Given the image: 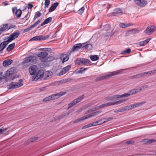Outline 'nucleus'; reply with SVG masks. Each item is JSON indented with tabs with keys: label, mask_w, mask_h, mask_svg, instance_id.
Returning <instances> with one entry per match:
<instances>
[{
	"label": "nucleus",
	"mask_w": 156,
	"mask_h": 156,
	"mask_svg": "<svg viewBox=\"0 0 156 156\" xmlns=\"http://www.w3.org/2000/svg\"><path fill=\"white\" fill-rule=\"evenodd\" d=\"M38 68L37 66L34 65L30 66L29 68V72L31 75H33L37 73Z\"/></svg>",
	"instance_id": "9d476101"
},
{
	"label": "nucleus",
	"mask_w": 156,
	"mask_h": 156,
	"mask_svg": "<svg viewBox=\"0 0 156 156\" xmlns=\"http://www.w3.org/2000/svg\"><path fill=\"white\" fill-rule=\"evenodd\" d=\"M52 101V100H51V98L50 95L44 98L43 100V101L46 102L48 101Z\"/></svg>",
	"instance_id": "49530a36"
},
{
	"label": "nucleus",
	"mask_w": 156,
	"mask_h": 156,
	"mask_svg": "<svg viewBox=\"0 0 156 156\" xmlns=\"http://www.w3.org/2000/svg\"><path fill=\"white\" fill-rule=\"evenodd\" d=\"M126 107H124L122 108H119L118 110H116L115 111H114V112H124L125 111H126Z\"/></svg>",
	"instance_id": "e433bc0d"
},
{
	"label": "nucleus",
	"mask_w": 156,
	"mask_h": 156,
	"mask_svg": "<svg viewBox=\"0 0 156 156\" xmlns=\"http://www.w3.org/2000/svg\"><path fill=\"white\" fill-rule=\"evenodd\" d=\"M126 54L129 53L131 51V49L130 48H128L125 50Z\"/></svg>",
	"instance_id": "69168bd1"
},
{
	"label": "nucleus",
	"mask_w": 156,
	"mask_h": 156,
	"mask_svg": "<svg viewBox=\"0 0 156 156\" xmlns=\"http://www.w3.org/2000/svg\"><path fill=\"white\" fill-rule=\"evenodd\" d=\"M110 27L108 25H106L103 26V28L105 30L107 31L109 29Z\"/></svg>",
	"instance_id": "603ef678"
},
{
	"label": "nucleus",
	"mask_w": 156,
	"mask_h": 156,
	"mask_svg": "<svg viewBox=\"0 0 156 156\" xmlns=\"http://www.w3.org/2000/svg\"><path fill=\"white\" fill-rule=\"evenodd\" d=\"M58 5V2H55L53 4L49 9V12H51L54 11Z\"/></svg>",
	"instance_id": "6ab92c4d"
},
{
	"label": "nucleus",
	"mask_w": 156,
	"mask_h": 156,
	"mask_svg": "<svg viewBox=\"0 0 156 156\" xmlns=\"http://www.w3.org/2000/svg\"><path fill=\"white\" fill-rule=\"evenodd\" d=\"M107 106H111L114 105V102H110L106 103Z\"/></svg>",
	"instance_id": "e2e57ef3"
},
{
	"label": "nucleus",
	"mask_w": 156,
	"mask_h": 156,
	"mask_svg": "<svg viewBox=\"0 0 156 156\" xmlns=\"http://www.w3.org/2000/svg\"><path fill=\"white\" fill-rule=\"evenodd\" d=\"M76 104V103L75 102V101L74 100L73 101L71 102L70 103H69L68 104V109H69V108H71L73 106Z\"/></svg>",
	"instance_id": "58836bf2"
},
{
	"label": "nucleus",
	"mask_w": 156,
	"mask_h": 156,
	"mask_svg": "<svg viewBox=\"0 0 156 156\" xmlns=\"http://www.w3.org/2000/svg\"><path fill=\"white\" fill-rule=\"evenodd\" d=\"M40 20H38L37 21L34 23L33 25H31V27L32 29L34 27H35L39 23H40Z\"/></svg>",
	"instance_id": "a18cd8bd"
},
{
	"label": "nucleus",
	"mask_w": 156,
	"mask_h": 156,
	"mask_svg": "<svg viewBox=\"0 0 156 156\" xmlns=\"http://www.w3.org/2000/svg\"><path fill=\"white\" fill-rule=\"evenodd\" d=\"M84 10V7H82L78 11V13L80 14H81L83 13Z\"/></svg>",
	"instance_id": "3c124183"
},
{
	"label": "nucleus",
	"mask_w": 156,
	"mask_h": 156,
	"mask_svg": "<svg viewBox=\"0 0 156 156\" xmlns=\"http://www.w3.org/2000/svg\"><path fill=\"white\" fill-rule=\"evenodd\" d=\"M102 121V120L101 119L97 121L94 122L92 123L93 126L102 124V123L101 122Z\"/></svg>",
	"instance_id": "2f4dec72"
},
{
	"label": "nucleus",
	"mask_w": 156,
	"mask_h": 156,
	"mask_svg": "<svg viewBox=\"0 0 156 156\" xmlns=\"http://www.w3.org/2000/svg\"><path fill=\"white\" fill-rule=\"evenodd\" d=\"M84 95H82L79 96L78 98L74 100L76 104L80 102L84 98Z\"/></svg>",
	"instance_id": "c756f323"
},
{
	"label": "nucleus",
	"mask_w": 156,
	"mask_h": 156,
	"mask_svg": "<svg viewBox=\"0 0 156 156\" xmlns=\"http://www.w3.org/2000/svg\"><path fill=\"white\" fill-rule=\"evenodd\" d=\"M113 119V118L112 117H109L107 118H105L103 119L102 120L103 122H101L102 124L103 123H105L106 122L108 121H109Z\"/></svg>",
	"instance_id": "f704fd0d"
},
{
	"label": "nucleus",
	"mask_w": 156,
	"mask_h": 156,
	"mask_svg": "<svg viewBox=\"0 0 156 156\" xmlns=\"http://www.w3.org/2000/svg\"><path fill=\"white\" fill-rule=\"evenodd\" d=\"M48 55V54L47 52L43 51L39 53L37 55V56L40 58V59L41 62H49L53 60L52 57L47 58Z\"/></svg>",
	"instance_id": "f257e3e1"
},
{
	"label": "nucleus",
	"mask_w": 156,
	"mask_h": 156,
	"mask_svg": "<svg viewBox=\"0 0 156 156\" xmlns=\"http://www.w3.org/2000/svg\"><path fill=\"white\" fill-rule=\"evenodd\" d=\"M115 13L117 15H121L122 13V9L119 8H116L114 10V12L112 14Z\"/></svg>",
	"instance_id": "4be33fe9"
},
{
	"label": "nucleus",
	"mask_w": 156,
	"mask_h": 156,
	"mask_svg": "<svg viewBox=\"0 0 156 156\" xmlns=\"http://www.w3.org/2000/svg\"><path fill=\"white\" fill-rule=\"evenodd\" d=\"M156 29V27L154 26H149L144 31V32L147 34H151Z\"/></svg>",
	"instance_id": "6e6552de"
},
{
	"label": "nucleus",
	"mask_w": 156,
	"mask_h": 156,
	"mask_svg": "<svg viewBox=\"0 0 156 156\" xmlns=\"http://www.w3.org/2000/svg\"><path fill=\"white\" fill-rule=\"evenodd\" d=\"M88 68H87L85 69H83V68H80V69L78 70V72L79 73H82L84 71H85L86 69H87Z\"/></svg>",
	"instance_id": "5fc2aeb1"
},
{
	"label": "nucleus",
	"mask_w": 156,
	"mask_h": 156,
	"mask_svg": "<svg viewBox=\"0 0 156 156\" xmlns=\"http://www.w3.org/2000/svg\"><path fill=\"white\" fill-rule=\"evenodd\" d=\"M126 110L131 109L134 108L133 104L130 105L129 106H127L125 107Z\"/></svg>",
	"instance_id": "c03bdc74"
},
{
	"label": "nucleus",
	"mask_w": 156,
	"mask_h": 156,
	"mask_svg": "<svg viewBox=\"0 0 156 156\" xmlns=\"http://www.w3.org/2000/svg\"><path fill=\"white\" fill-rule=\"evenodd\" d=\"M126 144H132L133 145L134 143V142L133 141H128L126 142Z\"/></svg>",
	"instance_id": "6e6d98bb"
},
{
	"label": "nucleus",
	"mask_w": 156,
	"mask_h": 156,
	"mask_svg": "<svg viewBox=\"0 0 156 156\" xmlns=\"http://www.w3.org/2000/svg\"><path fill=\"white\" fill-rule=\"evenodd\" d=\"M119 98V95H116L107 97L105 98V100L108 101H115L118 100Z\"/></svg>",
	"instance_id": "9b49d317"
},
{
	"label": "nucleus",
	"mask_w": 156,
	"mask_h": 156,
	"mask_svg": "<svg viewBox=\"0 0 156 156\" xmlns=\"http://www.w3.org/2000/svg\"><path fill=\"white\" fill-rule=\"evenodd\" d=\"M150 39H147L139 42V45L140 46H144L146 45L150 41Z\"/></svg>",
	"instance_id": "b1692460"
},
{
	"label": "nucleus",
	"mask_w": 156,
	"mask_h": 156,
	"mask_svg": "<svg viewBox=\"0 0 156 156\" xmlns=\"http://www.w3.org/2000/svg\"><path fill=\"white\" fill-rule=\"evenodd\" d=\"M71 67L70 65H68L63 68L62 70L59 73V75H62L66 73Z\"/></svg>",
	"instance_id": "2eb2a0df"
},
{
	"label": "nucleus",
	"mask_w": 156,
	"mask_h": 156,
	"mask_svg": "<svg viewBox=\"0 0 156 156\" xmlns=\"http://www.w3.org/2000/svg\"><path fill=\"white\" fill-rule=\"evenodd\" d=\"M5 130H6V129H2L0 128V134H2L3 133V132Z\"/></svg>",
	"instance_id": "338daca9"
},
{
	"label": "nucleus",
	"mask_w": 156,
	"mask_h": 156,
	"mask_svg": "<svg viewBox=\"0 0 156 156\" xmlns=\"http://www.w3.org/2000/svg\"><path fill=\"white\" fill-rule=\"evenodd\" d=\"M37 61V57L34 56H30L25 58L24 61L25 63H33Z\"/></svg>",
	"instance_id": "39448f33"
},
{
	"label": "nucleus",
	"mask_w": 156,
	"mask_h": 156,
	"mask_svg": "<svg viewBox=\"0 0 156 156\" xmlns=\"http://www.w3.org/2000/svg\"><path fill=\"white\" fill-rule=\"evenodd\" d=\"M101 112V111H96L93 113H91L90 114L87 115L85 116L86 119L90 118L92 117L98 115Z\"/></svg>",
	"instance_id": "ddd939ff"
},
{
	"label": "nucleus",
	"mask_w": 156,
	"mask_h": 156,
	"mask_svg": "<svg viewBox=\"0 0 156 156\" xmlns=\"http://www.w3.org/2000/svg\"><path fill=\"white\" fill-rule=\"evenodd\" d=\"M20 33L19 32H14L11 35L8 37L7 41L9 43L13 40L18 37Z\"/></svg>",
	"instance_id": "423d86ee"
},
{
	"label": "nucleus",
	"mask_w": 156,
	"mask_h": 156,
	"mask_svg": "<svg viewBox=\"0 0 156 156\" xmlns=\"http://www.w3.org/2000/svg\"><path fill=\"white\" fill-rule=\"evenodd\" d=\"M141 77H143L144 76H147L146 72L142 73H140Z\"/></svg>",
	"instance_id": "052dcab7"
},
{
	"label": "nucleus",
	"mask_w": 156,
	"mask_h": 156,
	"mask_svg": "<svg viewBox=\"0 0 156 156\" xmlns=\"http://www.w3.org/2000/svg\"><path fill=\"white\" fill-rule=\"evenodd\" d=\"M90 59L93 61H96L99 58V57L98 56L96 55H91L90 56Z\"/></svg>",
	"instance_id": "c85d7f7f"
},
{
	"label": "nucleus",
	"mask_w": 156,
	"mask_h": 156,
	"mask_svg": "<svg viewBox=\"0 0 156 156\" xmlns=\"http://www.w3.org/2000/svg\"><path fill=\"white\" fill-rule=\"evenodd\" d=\"M50 3V0H46L44 2L45 7L47 8Z\"/></svg>",
	"instance_id": "de8ad7c7"
},
{
	"label": "nucleus",
	"mask_w": 156,
	"mask_h": 156,
	"mask_svg": "<svg viewBox=\"0 0 156 156\" xmlns=\"http://www.w3.org/2000/svg\"><path fill=\"white\" fill-rule=\"evenodd\" d=\"M22 13V11L20 9H18L15 12V15L17 17H20L21 16Z\"/></svg>",
	"instance_id": "473e14b6"
},
{
	"label": "nucleus",
	"mask_w": 156,
	"mask_h": 156,
	"mask_svg": "<svg viewBox=\"0 0 156 156\" xmlns=\"http://www.w3.org/2000/svg\"><path fill=\"white\" fill-rule=\"evenodd\" d=\"M32 29V28L31 27V26H30V27H27V28L23 30V32L25 33L29 31L30 30H31Z\"/></svg>",
	"instance_id": "8fccbe9b"
},
{
	"label": "nucleus",
	"mask_w": 156,
	"mask_h": 156,
	"mask_svg": "<svg viewBox=\"0 0 156 156\" xmlns=\"http://www.w3.org/2000/svg\"><path fill=\"white\" fill-rule=\"evenodd\" d=\"M81 63L84 65H87L88 64H89L90 62V61L87 59L85 58H80Z\"/></svg>",
	"instance_id": "a211bd4d"
},
{
	"label": "nucleus",
	"mask_w": 156,
	"mask_h": 156,
	"mask_svg": "<svg viewBox=\"0 0 156 156\" xmlns=\"http://www.w3.org/2000/svg\"><path fill=\"white\" fill-rule=\"evenodd\" d=\"M89 128V127H88V126L87 125H85V126H83V127H82V129H86V128Z\"/></svg>",
	"instance_id": "774afa93"
},
{
	"label": "nucleus",
	"mask_w": 156,
	"mask_h": 156,
	"mask_svg": "<svg viewBox=\"0 0 156 156\" xmlns=\"http://www.w3.org/2000/svg\"><path fill=\"white\" fill-rule=\"evenodd\" d=\"M52 20V18L51 17H49L48 18L45 19L44 21L41 24V26H42L44 25L47 24L48 23L51 21Z\"/></svg>",
	"instance_id": "5701e85b"
},
{
	"label": "nucleus",
	"mask_w": 156,
	"mask_h": 156,
	"mask_svg": "<svg viewBox=\"0 0 156 156\" xmlns=\"http://www.w3.org/2000/svg\"><path fill=\"white\" fill-rule=\"evenodd\" d=\"M8 24L2 25L0 26V34L3 32L7 30Z\"/></svg>",
	"instance_id": "f3484780"
},
{
	"label": "nucleus",
	"mask_w": 156,
	"mask_h": 156,
	"mask_svg": "<svg viewBox=\"0 0 156 156\" xmlns=\"http://www.w3.org/2000/svg\"><path fill=\"white\" fill-rule=\"evenodd\" d=\"M129 93L130 95H131L134 94H136L135 92L134 89H133L130 90L129 92Z\"/></svg>",
	"instance_id": "13d9d810"
},
{
	"label": "nucleus",
	"mask_w": 156,
	"mask_h": 156,
	"mask_svg": "<svg viewBox=\"0 0 156 156\" xmlns=\"http://www.w3.org/2000/svg\"><path fill=\"white\" fill-rule=\"evenodd\" d=\"M15 27V25H11L10 26H9V24H8V27L7 29V30H8L10 29L13 28Z\"/></svg>",
	"instance_id": "4d7b16f0"
},
{
	"label": "nucleus",
	"mask_w": 156,
	"mask_h": 156,
	"mask_svg": "<svg viewBox=\"0 0 156 156\" xmlns=\"http://www.w3.org/2000/svg\"><path fill=\"white\" fill-rule=\"evenodd\" d=\"M33 7V5L31 3H29L28 5V9H31Z\"/></svg>",
	"instance_id": "680f3d73"
},
{
	"label": "nucleus",
	"mask_w": 156,
	"mask_h": 156,
	"mask_svg": "<svg viewBox=\"0 0 156 156\" xmlns=\"http://www.w3.org/2000/svg\"><path fill=\"white\" fill-rule=\"evenodd\" d=\"M95 111V108H92L89 110L88 111H87L85 113L87 114V113H88L89 112H91L94 111Z\"/></svg>",
	"instance_id": "bf43d9fd"
},
{
	"label": "nucleus",
	"mask_w": 156,
	"mask_h": 156,
	"mask_svg": "<svg viewBox=\"0 0 156 156\" xmlns=\"http://www.w3.org/2000/svg\"><path fill=\"white\" fill-rule=\"evenodd\" d=\"M127 69H121L119 70H118L116 71L112 72L111 73L109 74L100 77L98 78H97L96 79L97 81H99V80H101L103 79H106L112 76L115 75H117L121 73L124 70H126Z\"/></svg>",
	"instance_id": "f03ea898"
},
{
	"label": "nucleus",
	"mask_w": 156,
	"mask_h": 156,
	"mask_svg": "<svg viewBox=\"0 0 156 156\" xmlns=\"http://www.w3.org/2000/svg\"><path fill=\"white\" fill-rule=\"evenodd\" d=\"M12 74V72L11 71H10L9 70L7 71L5 74V77H10V75Z\"/></svg>",
	"instance_id": "79ce46f5"
},
{
	"label": "nucleus",
	"mask_w": 156,
	"mask_h": 156,
	"mask_svg": "<svg viewBox=\"0 0 156 156\" xmlns=\"http://www.w3.org/2000/svg\"><path fill=\"white\" fill-rule=\"evenodd\" d=\"M130 95L129 94V93H127V94H124L122 95H119V98H122L123 97H127L128 96H129Z\"/></svg>",
	"instance_id": "09e8293b"
},
{
	"label": "nucleus",
	"mask_w": 156,
	"mask_h": 156,
	"mask_svg": "<svg viewBox=\"0 0 156 156\" xmlns=\"http://www.w3.org/2000/svg\"><path fill=\"white\" fill-rule=\"evenodd\" d=\"M80 58H78L76 59V60L75 61V63L76 65H80L81 63L80 61Z\"/></svg>",
	"instance_id": "864d4df0"
},
{
	"label": "nucleus",
	"mask_w": 156,
	"mask_h": 156,
	"mask_svg": "<svg viewBox=\"0 0 156 156\" xmlns=\"http://www.w3.org/2000/svg\"><path fill=\"white\" fill-rule=\"evenodd\" d=\"M132 25V24L130 23L126 24L124 23H122L119 24V26L120 27L122 28L127 27L131 26Z\"/></svg>",
	"instance_id": "393cba45"
},
{
	"label": "nucleus",
	"mask_w": 156,
	"mask_h": 156,
	"mask_svg": "<svg viewBox=\"0 0 156 156\" xmlns=\"http://www.w3.org/2000/svg\"><path fill=\"white\" fill-rule=\"evenodd\" d=\"M156 73V69L146 72V75L152 74Z\"/></svg>",
	"instance_id": "37998d69"
},
{
	"label": "nucleus",
	"mask_w": 156,
	"mask_h": 156,
	"mask_svg": "<svg viewBox=\"0 0 156 156\" xmlns=\"http://www.w3.org/2000/svg\"><path fill=\"white\" fill-rule=\"evenodd\" d=\"M135 3L140 7H144L146 5L147 2L146 0H133Z\"/></svg>",
	"instance_id": "1a4fd4ad"
},
{
	"label": "nucleus",
	"mask_w": 156,
	"mask_h": 156,
	"mask_svg": "<svg viewBox=\"0 0 156 156\" xmlns=\"http://www.w3.org/2000/svg\"><path fill=\"white\" fill-rule=\"evenodd\" d=\"M23 85L22 83L12 82L8 85V88L9 89H13L19 87Z\"/></svg>",
	"instance_id": "20e7f679"
},
{
	"label": "nucleus",
	"mask_w": 156,
	"mask_h": 156,
	"mask_svg": "<svg viewBox=\"0 0 156 156\" xmlns=\"http://www.w3.org/2000/svg\"><path fill=\"white\" fill-rule=\"evenodd\" d=\"M15 43H13L10 44L6 48V50L8 51H10L12 50L14 47Z\"/></svg>",
	"instance_id": "a878e982"
},
{
	"label": "nucleus",
	"mask_w": 156,
	"mask_h": 156,
	"mask_svg": "<svg viewBox=\"0 0 156 156\" xmlns=\"http://www.w3.org/2000/svg\"><path fill=\"white\" fill-rule=\"evenodd\" d=\"M82 44L79 43L74 45L71 50L73 51H75L78 50L82 46Z\"/></svg>",
	"instance_id": "f8f14e48"
},
{
	"label": "nucleus",
	"mask_w": 156,
	"mask_h": 156,
	"mask_svg": "<svg viewBox=\"0 0 156 156\" xmlns=\"http://www.w3.org/2000/svg\"><path fill=\"white\" fill-rule=\"evenodd\" d=\"M66 94V92L65 91H62L59 92L58 93L53 94L50 95L51 100H54L62 96L63 95H65Z\"/></svg>",
	"instance_id": "0eeeda50"
},
{
	"label": "nucleus",
	"mask_w": 156,
	"mask_h": 156,
	"mask_svg": "<svg viewBox=\"0 0 156 156\" xmlns=\"http://www.w3.org/2000/svg\"><path fill=\"white\" fill-rule=\"evenodd\" d=\"M9 42L7 41H4L0 44V52H2V51L5 48L6 46Z\"/></svg>",
	"instance_id": "4468645a"
},
{
	"label": "nucleus",
	"mask_w": 156,
	"mask_h": 156,
	"mask_svg": "<svg viewBox=\"0 0 156 156\" xmlns=\"http://www.w3.org/2000/svg\"><path fill=\"white\" fill-rule=\"evenodd\" d=\"M50 36L49 35L46 36L41 35L36 36L31 38L30 41L45 40L48 38Z\"/></svg>",
	"instance_id": "7ed1b4c3"
},
{
	"label": "nucleus",
	"mask_w": 156,
	"mask_h": 156,
	"mask_svg": "<svg viewBox=\"0 0 156 156\" xmlns=\"http://www.w3.org/2000/svg\"><path fill=\"white\" fill-rule=\"evenodd\" d=\"M156 140L154 139H145L144 140V142L145 143L147 144H151L153 143L154 142H155Z\"/></svg>",
	"instance_id": "cd10ccee"
},
{
	"label": "nucleus",
	"mask_w": 156,
	"mask_h": 156,
	"mask_svg": "<svg viewBox=\"0 0 156 156\" xmlns=\"http://www.w3.org/2000/svg\"><path fill=\"white\" fill-rule=\"evenodd\" d=\"M44 72L43 70H39L38 73L37 75L40 77H43Z\"/></svg>",
	"instance_id": "4c0bfd02"
},
{
	"label": "nucleus",
	"mask_w": 156,
	"mask_h": 156,
	"mask_svg": "<svg viewBox=\"0 0 156 156\" xmlns=\"http://www.w3.org/2000/svg\"><path fill=\"white\" fill-rule=\"evenodd\" d=\"M42 15L41 13V12L37 11V12L35 14L33 18V20H35L36 18H37L38 17H40Z\"/></svg>",
	"instance_id": "7c9ffc66"
},
{
	"label": "nucleus",
	"mask_w": 156,
	"mask_h": 156,
	"mask_svg": "<svg viewBox=\"0 0 156 156\" xmlns=\"http://www.w3.org/2000/svg\"><path fill=\"white\" fill-rule=\"evenodd\" d=\"M51 73L49 71H46L44 73L43 77L45 79L47 78L48 77H50L51 76Z\"/></svg>",
	"instance_id": "bb28decb"
},
{
	"label": "nucleus",
	"mask_w": 156,
	"mask_h": 156,
	"mask_svg": "<svg viewBox=\"0 0 156 156\" xmlns=\"http://www.w3.org/2000/svg\"><path fill=\"white\" fill-rule=\"evenodd\" d=\"M62 63L67 61L69 59V55H67L62 54L60 57Z\"/></svg>",
	"instance_id": "dca6fc26"
},
{
	"label": "nucleus",
	"mask_w": 156,
	"mask_h": 156,
	"mask_svg": "<svg viewBox=\"0 0 156 156\" xmlns=\"http://www.w3.org/2000/svg\"><path fill=\"white\" fill-rule=\"evenodd\" d=\"M145 103V102H142L141 103H136L133 104V105L134 108H135L140 106V105H143Z\"/></svg>",
	"instance_id": "ea45409f"
},
{
	"label": "nucleus",
	"mask_w": 156,
	"mask_h": 156,
	"mask_svg": "<svg viewBox=\"0 0 156 156\" xmlns=\"http://www.w3.org/2000/svg\"><path fill=\"white\" fill-rule=\"evenodd\" d=\"M85 117V116H84L82 117L79 119H78L76 120H75L74 121L73 123H76L79 122H80L82 120L85 119L86 118Z\"/></svg>",
	"instance_id": "a19ab883"
},
{
	"label": "nucleus",
	"mask_w": 156,
	"mask_h": 156,
	"mask_svg": "<svg viewBox=\"0 0 156 156\" xmlns=\"http://www.w3.org/2000/svg\"><path fill=\"white\" fill-rule=\"evenodd\" d=\"M82 45H83L82 47V48H85L88 50H90L92 48V46L90 44H86V43H83L82 44Z\"/></svg>",
	"instance_id": "aec40b11"
},
{
	"label": "nucleus",
	"mask_w": 156,
	"mask_h": 156,
	"mask_svg": "<svg viewBox=\"0 0 156 156\" xmlns=\"http://www.w3.org/2000/svg\"><path fill=\"white\" fill-rule=\"evenodd\" d=\"M127 99H124L122 100H121L118 101H115L114 102V105H118L121 103L124 102H125L127 101Z\"/></svg>",
	"instance_id": "c9c22d12"
},
{
	"label": "nucleus",
	"mask_w": 156,
	"mask_h": 156,
	"mask_svg": "<svg viewBox=\"0 0 156 156\" xmlns=\"http://www.w3.org/2000/svg\"><path fill=\"white\" fill-rule=\"evenodd\" d=\"M12 11L13 13H15L16 12V11L17 10V9L16 8V7H13L12 8Z\"/></svg>",
	"instance_id": "0e129e2a"
},
{
	"label": "nucleus",
	"mask_w": 156,
	"mask_h": 156,
	"mask_svg": "<svg viewBox=\"0 0 156 156\" xmlns=\"http://www.w3.org/2000/svg\"><path fill=\"white\" fill-rule=\"evenodd\" d=\"M13 62V61L11 59H7L4 61L3 62V64L4 66H6L10 65Z\"/></svg>",
	"instance_id": "412c9836"
},
{
	"label": "nucleus",
	"mask_w": 156,
	"mask_h": 156,
	"mask_svg": "<svg viewBox=\"0 0 156 156\" xmlns=\"http://www.w3.org/2000/svg\"><path fill=\"white\" fill-rule=\"evenodd\" d=\"M38 138V137H35L33 138H31L30 139V140H28L26 142V144H27L28 143H30V142H33L34 141L36 140H37Z\"/></svg>",
	"instance_id": "72a5a7b5"
}]
</instances>
